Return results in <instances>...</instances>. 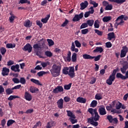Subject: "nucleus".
<instances>
[{"mask_svg":"<svg viewBox=\"0 0 128 128\" xmlns=\"http://www.w3.org/2000/svg\"><path fill=\"white\" fill-rule=\"evenodd\" d=\"M88 111L92 114L91 118H88V124H90L94 126H98V122H96L100 120V116L98 113L96 108H89Z\"/></svg>","mask_w":128,"mask_h":128,"instance_id":"nucleus-1","label":"nucleus"},{"mask_svg":"<svg viewBox=\"0 0 128 128\" xmlns=\"http://www.w3.org/2000/svg\"><path fill=\"white\" fill-rule=\"evenodd\" d=\"M61 70V66L54 64L50 71L52 76L56 78L60 76Z\"/></svg>","mask_w":128,"mask_h":128,"instance_id":"nucleus-2","label":"nucleus"},{"mask_svg":"<svg viewBox=\"0 0 128 128\" xmlns=\"http://www.w3.org/2000/svg\"><path fill=\"white\" fill-rule=\"evenodd\" d=\"M122 67L120 68V71L122 74H126L125 79L128 78V70L126 72V70L128 69V62L126 61L124 62L122 64Z\"/></svg>","mask_w":128,"mask_h":128,"instance_id":"nucleus-3","label":"nucleus"},{"mask_svg":"<svg viewBox=\"0 0 128 128\" xmlns=\"http://www.w3.org/2000/svg\"><path fill=\"white\" fill-rule=\"evenodd\" d=\"M24 51H28V53H30L32 50V47L29 43L26 44L22 48Z\"/></svg>","mask_w":128,"mask_h":128,"instance_id":"nucleus-4","label":"nucleus"},{"mask_svg":"<svg viewBox=\"0 0 128 128\" xmlns=\"http://www.w3.org/2000/svg\"><path fill=\"white\" fill-rule=\"evenodd\" d=\"M84 18V13L82 12L80 14H76L72 18V21L74 22H76L80 21V19Z\"/></svg>","mask_w":128,"mask_h":128,"instance_id":"nucleus-5","label":"nucleus"},{"mask_svg":"<svg viewBox=\"0 0 128 128\" xmlns=\"http://www.w3.org/2000/svg\"><path fill=\"white\" fill-rule=\"evenodd\" d=\"M70 78H74L76 76L74 68V66L70 67L68 73V74Z\"/></svg>","mask_w":128,"mask_h":128,"instance_id":"nucleus-6","label":"nucleus"},{"mask_svg":"<svg viewBox=\"0 0 128 128\" xmlns=\"http://www.w3.org/2000/svg\"><path fill=\"white\" fill-rule=\"evenodd\" d=\"M98 111L100 114L101 116L106 114V108L104 106H100L98 110Z\"/></svg>","mask_w":128,"mask_h":128,"instance_id":"nucleus-7","label":"nucleus"},{"mask_svg":"<svg viewBox=\"0 0 128 128\" xmlns=\"http://www.w3.org/2000/svg\"><path fill=\"white\" fill-rule=\"evenodd\" d=\"M64 91V89L62 86H57L56 88L52 90V92L56 94Z\"/></svg>","mask_w":128,"mask_h":128,"instance_id":"nucleus-8","label":"nucleus"},{"mask_svg":"<svg viewBox=\"0 0 128 128\" xmlns=\"http://www.w3.org/2000/svg\"><path fill=\"white\" fill-rule=\"evenodd\" d=\"M24 98L28 101H31L32 99V96L30 92H26L24 95Z\"/></svg>","mask_w":128,"mask_h":128,"instance_id":"nucleus-9","label":"nucleus"},{"mask_svg":"<svg viewBox=\"0 0 128 128\" xmlns=\"http://www.w3.org/2000/svg\"><path fill=\"white\" fill-rule=\"evenodd\" d=\"M20 66L19 64H16L15 66H12L10 67V70L14 72H20Z\"/></svg>","mask_w":128,"mask_h":128,"instance_id":"nucleus-10","label":"nucleus"},{"mask_svg":"<svg viewBox=\"0 0 128 128\" xmlns=\"http://www.w3.org/2000/svg\"><path fill=\"white\" fill-rule=\"evenodd\" d=\"M10 70L9 68H6V67L2 68V76H8Z\"/></svg>","mask_w":128,"mask_h":128,"instance_id":"nucleus-11","label":"nucleus"},{"mask_svg":"<svg viewBox=\"0 0 128 128\" xmlns=\"http://www.w3.org/2000/svg\"><path fill=\"white\" fill-rule=\"evenodd\" d=\"M64 100L62 98H60L56 102L59 108L62 109L64 108Z\"/></svg>","mask_w":128,"mask_h":128,"instance_id":"nucleus-12","label":"nucleus"},{"mask_svg":"<svg viewBox=\"0 0 128 128\" xmlns=\"http://www.w3.org/2000/svg\"><path fill=\"white\" fill-rule=\"evenodd\" d=\"M89 5L88 2V1H84V2H82L80 4L81 10H84Z\"/></svg>","mask_w":128,"mask_h":128,"instance_id":"nucleus-13","label":"nucleus"},{"mask_svg":"<svg viewBox=\"0 0 128 128\" xmlns=\"http://www.w3.org/2000/svg\"><path fill=\"white\" fill-rule=\"evenodd\" d=\"M114 80H116V78H114V77L112 76H110L109 78L106 80V83L109 85L110 86L112 84V82L114 81Z\"/></svg>","mask_w":128,"mask_h":128,"instance_id":"nucleus-14","label":"nucleus"},{"mask_svg":"<svg viewBox=\"0 0 128 128\" xmlns=\"http://www.w3.org/2000/svg\"><path fill=\"white\" fill-rule=\"evenodd\" d=\"M86 99L82 97H78L76 98V102H78L86 104Z\"/></svg>","mask_w":128,"mask_h":128,"instance_id":"nucleus-15","label":"nucleus"},{"mask_svg":"<svg viewBox=\"0 0 128 128\" xmlns=\"http://www.w3.org/2000/svg\"><path fill=\"white\" fill-rule=\"evenodd\" d=\"M119 24H122L124 23V15H121L120 16H118L116 20V22H118Z\"/></svg>","mask_w":128,"mask_h":128,"instance_id":"nucleus-16","label":"nucleus"},{"mask_svg":"<svg viewBox=\"0 0 128 128\" xmlns=\"http://www.w3.org/2000/svg\"><path fill=\"white\" fill-rule=\"evenodd\" d=\"M32 25V22H30V20H26L24 23V26L26 28H30Z\"/></svg>","mask_w":128,"mask_h":128,"instance_id":"nucleus-17","label":"nucleus"},{"mask_svg":"<svg viewBox=\"0 0 128 128\" xmlns=\"http://www.w3.org/2000/svg\"><path fill=\"white\" fill-rule=\"evenodd\" d=\"M108 40H112V39H115L116 38V34H114V32H110L108 34Z\"/></svg>","mask_w":128,"mask_h":128,"instance_id":"nucleus-18","label":"nucleus"},{"mask_svg":"<svg viewBox=\"0 0 128 128\" xmlns=\"http://www.w3.org/2000/svg\"><path fill=\"white\" fill-rule=\"evenodd\" d=\"M67 114L68 116L70 117V118H76V116L74 113L70 110H66Z\"/></svg>","mask_w":128,"mask_h":128,"instance_id":"nucleus-19","label":"nucleus"},{"mask_svg":"<svg viewBox=\"0 0 128 128\" xmlns=\"http://www.w3.org/2000/svg\"><path fill=\"white\" fill-rule=\"evenodd\" d=\"M30 91L32 93H36L37 92L39 91V89L37 88L34 86H31L30 88Z\"/></svg>","mask_w":128,"mask_h":128,"instance_id":"nucleus-20","label":"nucleus"},{"mask_svg":"<svg viewBox=\"0 0 128 128\" xmlns=\"http://www.w3.org/2000/svg\"><path fill=\"white\" fill-rule=\"evenodd\" d=\"M93 52L102 53L104 52V48H102V47L97 46L96 47V48L94 50Z\"/></svg>","mask_w":128,"mask_h":128,"instance_id":"nucleus-21","label":"nucleus"},{"mask_svg":"<svg viewBox=\"0 0 128 128\" xmlns=\"http://www.w3.org/2000/svg\"><path fill=\"white\" fill-rule=\"evenodd\" d=\"M50 17V14H48L46 16L45 18H42L41 20V22L43 24H46L48 22V20H49Z\"/></svg>","mask_w":128,"mask_h":128,"instance_id":"nucleus-22","label":"nucleus"},{"mask_svg":"<svg viewBox=\"0 0 128 128\" xmlns=\"http://www.w3.org/2000/svg\"><path fill=\"white\" fill-rule=\"evenodd\" d=\"M30 81L33 83L36 84V85L42 86V84L40 83V82L38 80H36L34 78H31Z\"/></svg>","mask_w":128,"mask_h":128,"instance_id":"nucleus-23","label":"nucleus"},{"mask_svg":"<svg viewBox=\"0 0 128 128\" xmlns=\"http://www.w3.org/2000/svg\"><path fill=\"white\" fill-rule=\"evenodd\" d=\"M6 94H8V95L11 94H12L14 92V89H12V88H8L6 90Z\"/></svg>","mask_w":128,"mask_h":128,"instance_id":"nucleus-24","label":"nucleus"},{"mask_svg":"<svg viewBox=\"0 0 128 128\" xmlns=\"http://www.w3.org/2000/svg\"><path fill=\"white\" fill-rule=\"evenodd\" d=\"M10 14L11 16L9 18V21L10 23H12L15 20L16 16H14L12 12H10Z\"/></svg>","mask_w":128,"mask_h":128,"instance_id":"nucleus-25","label":"nucleus"},{"mask_svg":"<svg viewBox=\"0 0 128 128\" xmlns=\"http://www.w3.org/2000/svg\"><path fill=\"white\" fill-rule=\"evenodd\" d=\"M72 62H76L77 60V54L74 52L72 56Z\"/></svg>","mask_w":128,"mask_h":128,"instance_id":"nucleus-26","label":"nucleus"},{"mask_svg":"<svg viewBox=\"0 0 128 128\" xmlns=\"http://www.w3.org/2000/svg\"><path fill=\"white\" fill-rule=\"evenodd\" d=\"M82 57L85 60H88V59H94L92 56H91L90 54H84L82 56Z\"/></svg>","mask_w":128,"mask_h":128,"instance_id":"nucleus-27","label":"nucleus"},{"mask_svg":"<svg viewBox=\"0 0 128 128\" xmlns=\"http://www.w3.org/2000/svg\"><path fill=\"white\" fill-rule=\"evenodd\" d=\"M108 0L111 2H116L118 4H122L126 2V0Z\"/></svg>","mask_w":128,"mask_h":128,"instance_id":"nucleus-28","label":"nucleus"},{"mask_svg":"<svg viewBox=\"0 0 128 128\" xmlns=\"http://www.w3.org/2000/svg\"><path fill=\"white\" fill-rule=\"evenodd\" d=\"M16 46V44H6V48H14Z\"/></svg>","mask_w":128,"mask_h":128,"instance_id":"nucleus-29","label":"nucleus"},{"mask_svg":"<svg viewBox=\"0 0 128 128\" xmlns=\"http://www.w3.org/2000/svg\"><path fill=\"white\" fill-rule=\"evenodd\" d=\"M44 55L47 57L51 58L53 56V54L50 51H46L44 52Z\"/></svg>","mask_w":128,"mask_h":128,"instance_id":"nucleus-30","label":"nucleus"},{"mask_svg":"<svg viewBox=\"0 0 128 128\" xmlns=\"http://www.w3.org/2000/svg\"><path fill=\"white\" fill-rule=\"evenodd\" d=\"M116 77L118 78H120L122 80H126L125 76H124V75H122V74L120 73H117L116 75Z\"/></svg>","mask_w":128,"mask_h":128,"instance_id":"nucleus-31","label":"nucleus"},{"mask_svg":"<svg viewBox=\"0 0 128 128\" xmlns=\"http://www.w3.org/2000/svg\"><path fill=\"white\" fill-rule=\"evenodd\" d=\"M68 70L69 68L68 67H64L62 70V74L66 75L68 74L69 72Z\"/></svg>","mask_w":128,"mask_h":128,"instance_id":"nucleus-32","label":"nucleus"},{"mask_svg":"<svg viewBox=\"0 0 128 128\" xmlns=\"http://www.w3.org/2000/svg\"><path fill=\"white\" fill-rule=\"evenodd\" d=\"M68 56L66 58V61L70 62L71 61V56H72V52L70 51L68 52Z\"/></svg>","mask_w":128,"mask_h":128,"instance_id":"nucleus-33","label":"nucleus"},{"mask_svg":"<svg viewBox=\"0 0 128 128\" xmlns=\"http://www.w3.org/2000/svg\"><path fill=\"white\" fill-rule=\"evenodd\" d=\"M0 52L2 56H4L6 52V49L5 48H4V47H1L0 48Z\"/></svg>","mask_w":128,"mask_h":128,"instance_id":"nucleus-34","label":"nucleus"},{"mask_svg":"<svg viewBox=\"0 0 128 128\" xmlns=\"http://www.w3.org/2000/svg\"><path fill=\"white\" fill-rule=\"evenodd\" d=\"M86 23L88 24V26H92L94 25V20H88L86 22Z\"/></svg>","mask_w":128,"mask_h":128,"instance_id":"nucleus-35","label":"nucleus"},{"mask_svg":"<svg viewBox=\"0 0 128 128\" xmlns=\"http://www.w3.org/2000/svg\"><path fill=\"white\" fill-rule=\"evenodd\" d=\"M16 122V121L12 120H10L7 122V126H12V124H14Z\"/></svg>","mask_w":128,"mask_h":128,"instance_id":"nucleus-36","label":"nucleus"},{"mask_svg":"<svg viewBox=\"0 0 128 128\" xmlns=\"http://www.w3.org/2000/svg\"><path fill=\"white\" fill-rule=\"evenodd\" d=\"M30 4V1H28V0H20L18 4Z\"/></svg>","mask_w":128,"mask_h":128,"instance_id":"nucleus-37","label":"nucleus"},{"mask_svg":"<svg viewBox=\"0 0 128 128\" xmlns=\"http://www.w3.org/2000/svg\"><path fill=\"white\" fill-rule=\"evenodd\" d=\"M98 104V102L96 100H92L90 104V107L95 108Z\"/></svg>","mask_w":128,"mask_h":128,"instance_id":"nucleus-38","label":"nucleus"},{"mask_svg":"<svg viewBox=\"0 0 128 128\" xmlns=\"http://www.w3.org/2000/svg\"><path fill=\"white\" fill-rule=\"evenodd\" d=\"M72 86V83H70L64 86V89L66 90H69L70 89Z\"/></svg>","mask_w":128,"mask_h":128,"instance_id":"nucleus-39","label":"nucleus"},{"mask_svg":"<svg viewBox=\"0 0 128 128\" xmlns=\"http://www.w3.org/2000/svg\"><path fill=\"white\" fill-rule=\"evenodd\" d=\"M107 120H108L109 122H110V124L112 123V120H114V118L112 117V115H108L106 117Z\"/></svg>","mask_w":128,"mask_h":128,"instance_id":"nucleus-40","label":"nucleus"},{"mask_svg":"<svg viewBox=\"0 0 128 128\" xmlns=\"http://www.w3.org/2000/svg\"><path fill=\"white\" fill-rule=\"evenodd\" d=\"M47 42H48V46H54V42L50 39H47Z\"/></svg>","mask_w":128,"mask_h":128,"instance_id":"nucleus-41","label":"nucleus"},{"mask_svg":"<svg viewBox=\"0 0 128 128\" xmlns=\"http://www.w3.org/2000/svg\"><path fill=\"white\" fill-rule=\"evenodd\" d=\"M69 120L70 122L72 124H76V122H78V120L76 119H74V118H69Z\"/></svg>","mask_w":128,"mask_h":128,"instance_id":"nucleus-42","label":"nucleus"},{"mask_svg":"<svg viewBox=\"0 0 128 128\" xmlns=\"http://www.w3.org/2000/svg\"><path fill=\"white\" fill-rule=\"evenodd\" d=\"M16 98H20V97L18 96H10V97L8 98V100H12Z\"/></svg>","mask_w":128,"mask_h":128,"instance_id":"nucleus-43","label":"nucleus"},{"mask_svg":"<svg viewBox=\"0 0 128 128\" xmlns=\"http://www.w3.org/2000/svg\"><path fill=\"white\" fill-rule=\"evenodd\" d=\"M112 20V18L110 16H106L102 18V20L104 22H108Z\"/></svg>","mask_w":128,"mask_h":128,"instance_id":"nucleus-44","label":"nucleus"},{"mask_svg":"<svg viewBox=\"0 0 128 128\" xmlns=\"http://www.w3.org/2000/svg\"><path fill=\"white\" fill-rule=\"evenodd\" d=\"M95 98L97 100H100L102 99V96L100 94H96Z\"/></svg>","mask_w":128,"mask_h":128,"instance_id":"nucleus-45","label":"nucleus"},{"mask_svg":"<svg viewBox=\"0 0 128 128\" xmlns=\"http://www.w3.org/2000/svg\"><path fill=\"white\" fill-rule=\"evenodd\" d=\"M48 74L47 72H46L44 71H41V72H38L37 75L38 76L40 77V76H43L44 74Z\"/></svg>","mask_w":128,"mask_h":128,"instance_id":"nucleus-46","label":"nucleus"},{"mask_svg":"<svg viewBox=\"0 0 128 128\" xmlns=\"http://www.w3.org/2000/svg\"><path fill=\"white\" fill-rule=\"evenodd\" d=\"M118 68H117L116 70H114L112 74L110 76L112 78H116V72H118Z\"/></svg>","mask_w":128,"mask_h":128,"instance_id":"nucleus-47","label":"nucleus"},{"mask_svg":"<svg viewBox=\"0 0 128 128\" xmlns=\"http://www.w3.org/2000/svg\"><path fill=\"white\" fill-rule=\"evenodd\" d=\"M112 10V4H108L105 8V10Z\"/></svg>","mask_w":128,"mask_h":128,"instance_id":"nucleus-48","label":"nucleus"},{"mask_svg":"<svg viewBox=\"0 0 128 128\" xmlns=\"http://www.w3.org/2000/svg\"><path fill=\"white\" fill-rule=\"evenodd\" d=\"M20 82L22 84H26V80L24 78H20Z\"/></svg>","mask_w":128,"mask_h":128,"instance_id":"nucleus-49","label":"nucleus"},{"mask_svg":"<svg viewBox=\"0 0 128 128\" xmlns=\"http://www.w3.org/2000/svg\"><path fill=\"white\" fill-rule=\"evenodd\" d=\"M93 59L94 58V60L95 62H98L100 60V58H102V55H98L97 56H92Z\"/></svg>","mask_w":128,"mask_h":128,"instance_id":"nucleus-50","label":"nucleus"},{"mask_svg":"<svg viewBox=\"0 0 128 128\" xmlns=\"http://www.w3.org/2000/svg\"><path fill=\"white\" fill-rule=\"evenodd\" d=\"M88 26L87 23H84V24H82L80 26V29L82 30L84 28H86Z\"/></svg>","mask_w":128,"mask_h":128,"instance_id":"nucleus-51","label":"nucleus"},{"mask_svg":"<svg viewBox=\"0 0 128 128\" xmlns=\"http://www.w3.org/2000/svg\"><path fill=\"white\" fill-rule=\"evenodd\" d=\"M74 43L76 47L80 48L82 46V44L80 43V42L78 40H75Z\"/></svg>","mask_w":128,"mask_h":128,"instance_id":"nucleus-52","label":"nucleus"},{"mask_svg":"<svg viewBox=\"0 0 128 128\" xmlns=\"http://www.w3.org/2000/svg\"><path fill=\"white\" fill-rule=\"evenodd\" d=\"M95 33H96L98 35L100 36H102L103 32L102 31H100L98 30H94Z\"/></svg>","mask_w":128,"mask_h":128,"instance_id":"nucleus-53","label":"nucleus"},{"mask_svg":"<svg viewBox=\"0 0 128 128\" xmlns=\"http://www.w3.org/2000/svg\"><path fill=\"white\" fill-rule=\"evenodd\" d=\"M12 80L14 84H19L20 82V80L16 78H13Z\"/></svg>","mask_w":128,"mask_h":128,"instance_id":"nucleus-54","label":"nucleus"},{"mask_svg":"<svg viewBox=\"0 0 128 128\" xmlns=\"http://www.w3.org/2000/svg\"><path fill=\"white\" fill-rule=\"evenodd\" d=\"M82 34H86L89 32L88 29H84L81 30Z\"/></svg>","mask_w":128,"mask_h":128,"instance_id":"nucleus-55","label":"nucleus"},{"mask_svg":"<svg viewBox=\"0 0 128 128\" xmlns=\"http://www.w3.org/2000/svg\"><path fill=\"white\" fill-rule=\"evenodd\" d=\"M90 4H92L94 8H96L98 6V4H97L96 2H94V1L91 0Z\"/></svg>","mask_w":128,"mask_h":128,"instance_id":"nucleus-56","label":"nucleus"},{"mask_svg":"<svg viewBox=\"0 0 128 128\" xmlns=\"http://www.w3.org/2000/svg\"><path fill=\"white\" fill-rule=\"evenodd\" d=\"M68 23H69V21L68 20H66L65 21L63 22V24L61 25V26H62V27L66 26Z\"/></svg>","mask_w":128,"mask_h":128,"instance_id":"nucleus-57","label":"nucleus"},{"mask_svg":"<svg viewBox=\"0 0 128 128\" xmlns=\"http://www.w3.org/2000/svg\"><path fill=\"white\" fill-rule=\"evenodd\" d=\"M106 46L107 48H110L112 46V44L108 42L106 43Z\"/></svg>","mask_w":128,"mask_h":128,"instance_id":"nucleus-58","label":"nucleus"},{"mask_svg":"<svg viewBox=\"0 0 128 128\" xmlns=\"http://www.w3.org/2000/svg\"><path fill=\"white\" fill-rule=\"evenodd\" d=\"M126 53L127 52L121 50L120 57L121 58L125 57L126 56Z\"/></svg>","mask_w":128,"mask_h":128,"instance_id":"nucleus-59","label":"nucleus"},{"mask_svg":"<svg viewBox=\"0 0 128 128\" xmlns=\"http://www.w3.org/2000/svg\"><path fill=\"white\" fill-rule=\"evenodd\" d=\"M122 50H121V51L122 52H124L126 53H127L128 52V48H127V46H124L122 48Z\"/></svg>","mask_w":128,"mask_h":128,"instance_id":"nucleus-60","label":"nucleus"},{"mask_svg":"<svg viewBox=\"0 0 128 128\" xmlns=\"http://www.w3.org/2000/svg\"><path fill=\"white\" fill-rule=\"evenodd\" d=\"M36 25L38 26L40 28H42L43 26V24L40 20L36 21Z\"/></svg>","mask_w":128,"mask_h":128,"instance_id":"nucleus-61","label":"nucleus"},{"mask_svg":"<svg viewBox=\"0 0 128 128\" xmlns=\"http://www.w3.org/2000/svg\"><path fill=\"white\" fill-rule=\"evenodd\" d=\"M98 20H96L94 24V26L95 28H100V24L98 23Z\"/></svg>","mask_w":128,"mask_h":128,"instance_id":"nucleus-62","label":"nucleus"},{"mask_svg":"<svg viewBox=\"0 0 128 128\" xmlns=\"http://www.w3.org/2000/svg\"><path fill=\"white\" fill-rule=\"evenodd\" d=\"M64 100L65 102H70V100H71V98H70L69 96H65L64 98Z\"/></svg>","mask_w":128,"mask_h":128,"instance_id":"nucleus-63","label":"nucleus"},{"mask_svg":"<svg viewBox=\"0 0 128 128\" xmlns=\"http://www.w3.org/2000/svg\"><path fill=\"white\" fill-rule=\"evenodd\" d=\"M22 88L21 84H18L17 86H14V88H12V89L14 90H19Z\"/></svg>","mask_w":128,"mask_h":128,"instance_id":"nucleus-64","label":"nucleus"}]
</instances>
